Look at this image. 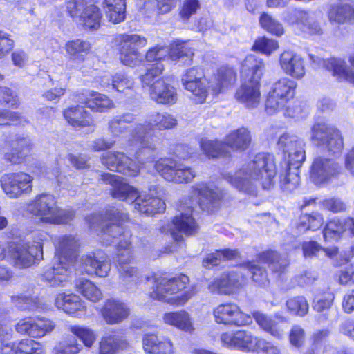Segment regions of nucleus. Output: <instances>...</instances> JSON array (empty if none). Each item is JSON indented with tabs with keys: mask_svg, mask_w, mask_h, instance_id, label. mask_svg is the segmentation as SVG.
Instances as JSON below:
<instances>
[{
	"mask_svg": "<svg viewBox=\"0 0 354 354\" xmlns=\"http://www.w3.org/2000/svg\"><path fill=\"white\" fill-rule=\"evenodd\" d=\"M129 219L128 215L113 207L107 209L103 214H92L86 218L91 228L100 227L103 233V239L106 244L111 243L110 238L120 236L117 245L115 261L120 273V279L125 282L129 279L138 275L136 267L130 265L133 259V250L130 239L131 234L124 232L122 224Z\"/></svg>",
	"mask_w": 354,
	"mask_h": 354,
	"instance_id": "obj_1",
	"label": "nucleus"
},
{
	"mask_svg": "<svg viewBox=\"0 0 354 354\" xmlns=\"http://www.w3.org/2000/svg\"><path fill=\"white\" fill-rule=\"evenodd\" d=\"M221 197V193L218 189H211L203 183L193 185L189 196V201L180 205V213L172 221L170 234L173 239L178 241L183 238L181 234L192 235L197 232L198 227L192 217L194 205H198L203 209L209 210L215 207Z\"/></svg>",
	"mask_w": 354,
	"mask_h": 354,
	"instance_id": "obj_2",
	"label": "nucleus"
},
{
	"mask_svg": "<svg viewBox=\"0 0 354 354\" xmlns=\"http://www.w3.org/2000/svg\"><path fill=\"white\" fill-rule=\"evenodd\" d=\"M277 171L274 156L259 153L243 165L234 175H227L226 179L241 191L247 192L255 183L261 184L263 189H270L274 183Z\"/></svg>",
	"mask_w": 354,
	"mask_h": 354,
	"instance_id": "obj_3",
	"label": "nucleus"
},
{
	"mask_svg": "<svg viewBox=\"0 0 354 354\" xmlns=\"http://www.w3.org/2000/svg\"><path fill=\"white\" fill-rule=\"evenodd\" d=\"M101 180L111 185L110 193L113 198L133 203L135 209L142 214L152 215L161 213L165 209V203L162 199L147 192L139 194L138 191L121 176L103 173L101 174Z\"/></svg>",
	"mask_w": 354,
	"mask_h": 354,
	"instance_id": "obj_4",
	"label": "nucleus"
},
{
	"mask_svg": "<svg viewBox=\"0 0 354 354\" xmlns=\"http://www.w3.org/2000/svg\"><path fill=\"white\" fill-rule=\"evenodd\" d=\"M55 245L53 265L44 271L43 278L50 286L64 287L70 280L75 252L79 246L78 239L73 235L60 236L56 239Z\"/></svg>",
	"mask_w": 354,
	"mask_h": 354,
	"instance_id": "obj_5",
	"label": "nucleus"
},
{
	"mask_svg": "<svg viewBox=\"0 0 354 354\" xmlns=\"http://www.w3.org/2000/svg\"><path fill=\"white\" fill-rule=\"evenodd\" d=\"M304 141L297 136L284 133L278 140V147L284 153H288L285 167L279 172L280 185L283 190L292 192L299 184V168L306 159Z\"/></svg>",
	"mask_w": 354,
	"mask_h": 354,
	"instance_id": "obj_6",
	"label": "nucleus"
},
{
	"mask_svg": "<svg viewBox=\"0 0 354 354\" xmlns=\"http://www.w3.org/2000/svg\"><path fill=\"white\" fill-rule=\"evenodd\" d=\"M263 68V62L252 55L247 56L242 64V83L236 92L235 97L248 108H255L260 102V80Z\"/></svg>",
	"mask_w": 354,
	"mask_h": 354,
	"instance_id": "obj_7",
	"label": "nucleus"
},
{
	"mask_svg": "<svg viewBox=\"0 0 354 354\" xmlns=\"http://www.w3.org/2000/svg\"><path fill=\"white\" fill-rule=\"evenodd\" d=\"M176 125L177 120L174 115L167 113H153L148 116L144 123L136 124L131 130L128 146L136 149H153L156 145L152 131L154 129H170Z\"/></svg>",
	"mask_w": 354,
	"mask_h": 354,
	"instance_id": "obj_8",
	"label": "nucleus"
},
{
	"mask_svg": "<svg viewBox=\"0 0 354 354\" xmlns=\"http://www.w3.org/2000/svg\"><path fill=\"white\" fill-rule=\"evenodd\" d=\"M189 279L179 274L171 279L159 278L154 281L151 298L172 306H182L192 297V290L187 287Z\"/></svg>",
	"mask_w": 354,
	"mask_h": 354,
	"instance_id": "obj_9",
	"label": "nucleus"
},
{
	"mask_svg": "<svg viewBox=\"0 0 354 354\" xmlns=\"http://www.w3.org/2000/svg\"><path fill=\"white\" fill-rule=\"evenodd\" d=\"M26 212L48 224H66L74 218L75 213L70 209L57 207L55 198L49 194H39L30 201L26 206Z\"/></svg>",
	"mask_w": 354,
	"mask_h": 354,
	"instance_id": "obj_10",
	"label": "nucleus"
},
{
	"mask_svg": "<svg viewBox=\"0 0 354 354\" xmlns=\"http://www.w3.org/2000/svg\"><path fill=\"white\" fill-rule=\"evenodd\" d=\"M251 142L250 131L245 127H241L231 131L226 136L225 143L204 138L201 141V147L206 156L215 158L228 153L226 146L234 150L245 151L250 147Z\"/></svg>",
	"mask_w": 354,
	"mask_h": 354,
	"instance_id": "obj_11",
	"label": "nucleus"
},
{
	"mask_svg": "<svg viewBox=\"0 0 354 354\" xmlns=\"http://www.w3.org/2000/svg\"><path fill=\"white\" fill-rule=\"evenodd\" d=\"M47 237L44 232H37L33 234L32 242L24 244L12 245L10 252L19 268H27L32 265L35 259H39L43 255V242Z\"/></svg>",
	"mask_w": 354,
	"mask_h": 354,
	"instance_id": "obj_12",
	"label": "nucleus"
},
{
	"mask_svg": "<svg viewBox=\"0 0 354 354\" xmlns=\"http://www.w3.org/2000/svg\"><path fill=\"white\" fill-rule=\"evenodd\" d=\"M67 10L85 29L96 30L100 27L102 13L93 0H71L67 4Z\"/></svg>",
	"mask_w": 354,
	"mask_h": 354,
	"instance_id": "obj_13",
	"label": "nucleus"
},
{
	"mask_svg": "<svg viewBox=\"0 0 354 354\" xmlns=\"http://www.w3.org/2000/svg\"><path fill=\"white\" fill-rule=\"evenodd\" d=\"M297 84L288 77H282L271 86L266 102L269 114L279 112L293 98Z\"/></svg>",
	"mask_w": 354,
	"mask_h": 354,
	"instance_id": "obj_14",
	"label": "nucleus"
},
{
	"mask_svg": "<svg viewBox=\"0 0 354 354\" xmlns=\"http://www.w3.org/2000/svg\"><path fill=\"white\" fill-rule=\"evenodd\" d=\"M219 339L223 346L243 352L257 351L263 342V338L254 336L251 332L245 330L223 332Z\"/></svg>",
	"mask_w": 354,
	"mask_h": 354,
	"instance_id": "obj_15",
	"label": "nucleus"
},
{
	"mask_svg": "<svg viewBox=\"0 0 354 354\" xmlns=\"http://www.w3.org/2000/svg\"><path fill=\"white\" fill-rule=\"evenodd\" d=\"M120 41V59L126 66L134 67L142 62L138 48L145 47L147 40L137 34H122L118 37Z\"/></svg>",
	"mask_w": 354,
	"mask_h": 354,
	"instance_id": "obj_16",
	"label": "nucleus"
},
{
	"mask_svg": "<svg viewBox=\"0 0 354 354\" xmlns=\"http://www.w3.org/2000/svg\"><path fill=\"white\" fill-rule=\"evenodd\" d=\"M10 328L0 324V354H45L43 346L30 339L10 342Z\"/></svg>",
	"mask_w": 354,
	"mask_h": 354,
	"instance_id": "obj_17",
	"label": "nucleus"
},
{
	"mask_svg": "<svg viewBox=\"0 0 354 354\" xmlns=\"http://www.w3.org/2000/svg\"><path fill=\"white\" fill-rule=\"evenodd\" d=\"M156 170L169 182L176 183H187L195 177L192 169L176 160L161 159L154 165Z\"/></svg>",
	"mask_w": 354,
	"mask_h": 354,
	"instance_id": "obj_18",
	"label": "nucleus"
},
{
	"mask_svg": "<svg viewBox=\"0 0 354 354\" xmlns=\"http://www.w3.org/2000/svg\"><path fill=\"white\" fill-rule=\"evenodd\" d=\"M181 82L184 88L193 94L196 103L205 102L209 89V82L201 68L192 67L187 70L182 75Z\"/></svg>",
	"mask_w": 354,
	"mask_h": 354,
	"instance_id": "obj_19",
	"label": "nucleus"
},
{
	"mask_svg": "<svg viewBox=\"0 0 354 354\" xmlns=\"http://www.w3.org/2000/svg\"><path fill=\"white\" fill-rule=\"evenodd\" d=\"M312 140L332 153L341 152L343 138L338 129L325 124H316L312 127Z\"/></svg>",
	"mask_w": 354,
	"mask_h": 354,
	"instance_id": "obj_20",
	"label": "nucleus"
},
{
	"mask_svg": "<svg viewBox=\"0 0 354 354\" xmlns=\"http://www.w3.org/2000/svg\"><path fill=\"white\" fill-rule=\"evenodd\" d=\"M33 178L25 172L9 173L1 178V186L10 198H17L32 192Z\"/></svg>",
	"mask_w": 354,
	"mask_h": 354,
	"instance_id": "obj_21",
	"label": "nucleus"
},
{
	"mask_svg": "<svg viewBox=\"0 0 354 354\" xmlns=\"http://www.w3.org/2000/svg\"><path fill=\"white\" fill-rule=\"evenodd\" d=\"M213 315L217 324L225 325L244 326L252 322V317L232 302L218 305L214 308Z\"/></svg>",
	"mask_w": 354,
	"mask_h": 354,
	"instance_id": "obj_22",
	"label": "nucleus"
},
{
	"mask_svg": "<svg viewBox=\"0 0 354 354\" xmlns=\"http://www.w3.org/2000/svg\"><path fill=\"white\" fill-rule=\"evenodd\" d=\"M102 164L108 169L127 174L136 176L140 169V162H136L123 152L108 151L100 158Z\"/></svg>",
	"mask_w": 354,
	"mask_h": 354,
	"instance_id": "obj_23",
	"label": "nucleus"
},
{
	"mask_svg": "<svg viewBox=\"0 0 354 354\" xmlns=\"http://www.w3.org/2000/svg\"><path fill=\"white\" fill-rule=\"evenodd\" d=\"M55 326V324L48 319L28 317L19 320L15 328L19 333L27 335L33 338H40L51 333Z\"/></svg>",
	"mask_w": 354,
	"mask_h": 354,
	"instance_id": "obj_24",
	"label": "nucleus"
},
{
	"mask_svg": "<svg viewBox=\"0 0 354 354\" xmlns=\"http://www.w3.org/2000/svg\"><path fill=\"white\" fill-rule=\"evenodd\" d=\"M32 149L31 140L28 137H17L6 143L3 149L4 159L11 164H20Z\"/></svg>",
	"mask_w": 354,
	"mask_h": 354,
	"instance_id": "obj_25",
	"label": "nucleus"
},
{
	"mask_svg": "<svg viewBox=\"0 0 354 354\" xmlns=\"http://www.w3.org/2000/svg\"><path fill=\"white\" fill-rule=\"evenodd\" d=\"M246 277L242 271H232L228 274H224L219 279H215L208 286V289L212 292L221 294H231L241 288L245 282Z\"/></svg>",
	"mask_w": 354,
	"mask_h": 354,
	"instance_id": "obj_26",
	"label": "nucleus"
},
{
	"mask_svg": "<svg viewBox=\"0 0 354 354\" xmlns=\"http://www.w3.org/2000/svg\"><path fill=\"white\" fill-rule=\"evenodd\" d=\"M104 321L109 324H118L127 319L131 309L128 305L116 299H106L101 309Z\"/></svg>",
	"mask_w": 354,
	"mask_h": 354,
	"instance_id": "obj_27",
	"label": "nucleus"
},
{
	"mask_svg": "<svg viewBox=\"0 0 354 354\" xmlns=\"http://www.w3.org/2000/svg\"><path fill=\"white\" fill-rule=\"evenodd\" d=\"M279 62L283 73L293 78L301 79L306 74L304 59L293 51L285 50L281 53Z\"/></svg>",
	"mask_w": 354,
	"mask_h": 354,
	"instance_id": "obj_28",
	"label": "nucleus"
},
{
	"mask_svg": "<svg viewBox=\"0 0 354 354\" xmlns=\"http://www.w3.org/2000/svg\"><path fill=\"white\" fill-rule=\"evenodd\" d=\"M142 347L148 354H174L175 347L169 337L145 334L142 337Z\"/></svg>",
	"mask_w": 354,
	"mask_h": 354,
	"instance_id": "obj_29",
	"label": "nucleus"
},
{
	"mask_svg": "<svg viewBox=\"0 0 354 354\" xmlns=\"http://www.w3.org/2000/svg\"><path fill=\"white\" fill-rule=\"evenodd\" d=\"M339 171L338 165L330 159L316 158L311 166L310 178L316 184L328 180Z\"/></svg>",
	"mask_w": 354,
	"mask_h": 354,
	"instance_id": "obj_30",
	"label": "nucleus"
},
{
	"mask_svg": "<svg viewBox=\"0 0 354 354\" xmlns=\"http://www.w3.org/2000/svg\"><path fill=\"white\" fill-rule=\"evenodd\" d=\"M80 269L87 274L104 277L108 275L111 263L105 257L97 258L94 254H84L80 259Z\"/></svg>",
	"mask_w": 354,
	"mask_h": 354,
	"instance_id": "obj_31",
	"label": "nucleus"
},
{
	"mask_svg": "<svg viewBox=\"0 0 354 354\" xmlns=\"http://www.w3.org/2000/svg\"><path fill=\"white\" fill-rule=\"evenodd\" d=\"M296 25L304 33L310 35H321L323 28L320 24L321 15L316 12L296 11Z\"/></svg>",
	"mask_w": 354,
	"mask_h": 354,
	"instance_id": "obj_32",
	"label": "nucleus"
},
{
	"mask_svg": "<svg viewBox=\"0 0 354 354\" xmlns=\"http://www.w3.org/2000/svg\"><path fill=\"white\" fill-rule=\"evenodd\" d=\"M149 94L153 100L162 104H173L178 100L176 88L167 83L165 79L158 80Z\"/></svg>",
	"mask_w": 354,
	"mask_h": 354,
	"instance_id": "obj_33",
	"label": "nucleus"
},
{
	"mask_svg": "<svg viewBox=\"0 0 354 354\" xmlns=\"http://www.w3.org/2000/svg\"><path fill=\"white\" fill-rule=\"evenodd\" d=\"M163 321L167 324L189 333H192L195 330L191 315L185 310L165 313Z\"/></svg>",
	"mask_w": 354,
	"mask_h": 354,
	"instance_id": "obj_34",
	"label": "nucleus"
},
{
	"mask_svg": "<svg viewBox=\"0 0 354 354\" xmlns=\"http://www.w3.org/2000/svg\"><path fill=\"white\" fill-rule=\"evenodd\" d=\"M55 306L69 315L75 314L77 312L85 310L84 301L80 297L73 293L66 294L61 292L56 295Z\"/></svg>",
	"mask_w": 354,
	"mask_h": 354,
	"instance_id": "obj_35",
	"label": "nucleus"
},
{
	"mask_svg": "<svg viewBox=\"0 0 354 354\" xmlns=\"http://www.w3.org/2000/svg\"><path fill=\"white\" fill-rule=\"evenodd\" d=\"M253 317L259 327L272 337L277 339L283 338L286 327L279 325L272 317L259 311L254 312Z\"/></svg>",
	"mask_w": 354,
	"mask_h": 354,
	"instance_id": "obj_36",
	"label": "nucleus"
},
{
	"mask_svg": "<svg viewBox=\"0 0 354 354\" xmlns=\"http://www.w3.org/2000/svg\"><path fill=\"white\" fill-rule=\"evenodd\" d=\"M129 346L125 337L118 335L102 337L98 343V354H117L120 350Z\"/></svg>",
	"mask_w": 354,
	"mask_h": 354,
	"instance_id": "obj_37",
	"label": "nucleus"
},
{
	"mask_svg": "<svg viewBox=\"0 0 354 354\" xmlns=\"http://www.w3.org/2000/svg\"><path fill=\"white\" fill-rule=\"evenodd\" d=\"M68 58L74 62L81 63L85 60V56L91 50V44L80 39L66 42L64 45Z\"/></svg>",
	"mask_w": 354,
	"mask_h": 354,
	"instance_id": "obj_38",
	"label": "nucleus"
},
{
	"mask_svg": "<svg viewBox=\"0 0 354 354\" xmlns=\"http://www.w3.org/2000/svg\"><path fill=\"white\" fill-rule=\"evenodd\" d=\"M236 81V73L232 68L222 67L214 78V81L209 82V89L214 94L222 92L225 88L232 85Z\"/></svg>",
	"mask_w": 354,
	"mask_h": 354,
	"instance_id": "obj_39",
	"label": "nucleus"
},
{
	"mask_svg": "<svg viewBox=\"0 0 354 354\" xmlns=\"http://www.w3.org/2000/svg\"><path fill=\"white\" fill-rule=\"evenodd\" d=\"M64 115L67 122L73 127H88L93 124V120L87 111L80 106H75L66 109Z\"/></svg>",
	"mask_w": 354,
	"mask_h": 354,
	"instance_id": "obj_40",
	"label": "nucleus"
},
{
	"mask_svg": "<svg viewBox=\"0 0 354 354\" xmlns=\"http://www.w3.org/2000/svg\"><path fill=\"white\" fill-rule=\"evenodd\" d=\"M84 103L87 108L97 113H104L114 107L112 100L104 94L95 91L89 92L86 95Z\"/></svg>",
	"mask_w": 354,
	"mask_h": 354,
	"instance_id": "obj_41",
	"label": "nucleus"
},
{
	"mask_svg": "<svg viewBox=\"0 0 354 354\" xmlns=\"http://www.w3.org/2000/svg\"><path fill=\"white\" fill-rule=\"evenodd\" d=\"M351 6L348 3H333L327 11V17L332 24H344L351 20Z\"/></svg>",
	"mask_w": 354,
	"mask_h": 354,
	"instance_id": "obj_42",
	"label": "nucleus"
},
{
	"mask_svg": "<svg viewBox=\"0 0 354 354\" xmlns=\"http://www.w3.org/2000/svg\"><path fill=\"white\" fill-rule=\"evenodd\" d=\"M164 68L161 63L147 64L145 73L140 75L142 87L147 88L148 92L151 91L158 80L164 79L161 77Z\"/></svg>",
	"mask_w": 354,
	"mask_h": 354,
	"instance_id": "obj_43",
	"label": "nucleus"
},
{
	"mask_svg": "<svg viewBox=\"0 0 354 354\" xmlns=\"http://www.w3.org/2000/svg\"><path fill=\"white\" fill-rule=\"evenodd\" d=\"M75 286L78 292L92 302H97L102 298L101 290L88 279H77L75 280Z\"/></svg>",
	"mask_w": 354,
	"mask_h": 354,
	"instance_id": "obj_44",
	"label": "nucleus"
},
{
	"mask_svg": "<svg viewBox=\"0 0 354 354\" xmlns=\"http://www.w3.org/2000/svg\"><path fill=\"white\" fill-rule=\"evenodd\" d=\"M324 67L328 71L332 73V75L337 80H346L348 82L349 76V67L347 66L346 62L341 59L337 57H331L323 62Z\"/></svg>",
	"mask_w": 354,
	"mask_h": 354,
	"instance_id": "obj_45",
	"label": "nucleus"
},
{
	"mask_svg": "<svg viewBox=\"0 0 354 354\" xmlns=\"http://www.w3.org/2000/svg\"><path fill=\"white\" fill-rule=\"evenodd\" d=\"M106 16L113 24L122 22L125 18V0H105Z\"/></svg>",
	"mask_w": 354,
	"mask_h": 354,
	"instance_id": "obj_46",
	"label": "nucleus"
},
{
	"mask_svg": "<svg viewBox=\"0 0 354 354\" xmlns=\"http://www.w3.org/2000/svg\"><path fill=\"white\" fill-rule=\"evenodd\" d=\"M259 261L267 263L273 272L277 273L283 272L288 265V261L286 257H280L277 252L272 250L262 252L259 255Z\"/></svg>",
	"mask_w": 354,
	"mask_h": 354,
	"instance_id": "obj_47",
	"label": "nucleus"
},
{
	"mask_svg": "<svg viewBox=\"0 0 354 354\" xmlns=\"http://www.w3.org/2000/svg\"><path fill=\"white\" fill-rule=\"evenodd\" d=\"M304 256L306 258H312L313 257H322V254L333 258L337 254V248L335 247L330 248H322L315 241H306L302 245Z\"/></svg>",
	"mask_w": 354,
	"mask_h": 354,
	"instance_id": "obj_48",
	"label": "nucleus"
},
{
	"mask_svg": "<svg viewBox=\"0 0 354 354\" xmlns=\"http://www.w3.org/2000/svg\"><path fill=\"white\" fill-rule=\"evenodd\" d=\"M82 350V346L78 343L77 339L68 335L57 342L54 346L53 354H78Z\"/></svg>",
	"mask_w": 354,
	"mask_h": 354,
	"instance_id": "obj_49",
	"label": "nucleus"
},
{
	"mask_svg": "<svg viewBox=\"0 0 354 354\" xmlns=\"http://www.w3.org/2000/svg\"><path fill=\"white\" fill-rule=\"evenodd\" d=\"M68 330L77 337L87 348H91L96 341L95 333L88 327L73 325L69 326Z\"/></svg>",
	"mask_w": 354,
	"mask_h": 354,
	"instance_id": "obj_50",
	"label": "nucleus"
},
{
	"mask_svg": "<svg viewBox=\"0 0 354 354\" xmlns=\"http://www.w3.org/2000/svg\"><path fill=\"white\" fill-rule=\"evenodd\" d=\"M239 256V252L236 250L225 249L217 250L216 252L208 254L203 260V266L209 268L217 266L222 260H230Z\"/></svg>",
	"mask_w": 354,
	"mask_h": 354,
	"instance_id": "obj_51",
	"label": "nucleus"
},
{
	"mask_svg": "<svg viewBox=\"0 0 354 354\" xmlns=\"http://www.w3.org/2000/svg\"><path fill=\"white\" fill-rule=\"evenodd\" d=\"M169 48V55L168 59L173 61H177L180 59H185L183 62H190L194 55L193 51L184 42H177L172 44Z\"/></svg>",
	"mask_w": 354,
	"mask_h": 354,
	"instance_id": "obj_52",
	"label": "nucleus"
},
{
	"mask_svg": "<svg viewBox=\"0 0 354 354\" xmlns=\"http://www.w3.org/2000/svg\"><path fill=\"white\" fill-rule=\"evenodd\" d=\"M324 223L322 215L318 212H312L309 214H304L300 218V223L298 228L300 231L306 230H317Z\"/></svg>",
	"mask_w": 354,
	"mask_h": 354,
	"instance_id": "obj_53",
	"label": "nucleus"
},
{
	"mask_svg": "<svg viewBox=\"0 0 354 354\" xmlns=\"http://www.w3.org/2000/svg\"><path fill=\"white\" fill-rule=\"evenodd\" d=\"M286 304L288 311L295 315L303 317L308 312V301L303 296L290 298Z\"/></svg>",
	"mask_w": 354,
	"mask_h": 354,
	"instance_id": "obj_54",
	"label": "nucleus"
},
{
	"mask_svg": "<svg viewBox=\"0 0 354 354\" xmlns=\"http://www.w3.org/2000/svg\"><path fill=\"white\" fill-rule=\"evenodd\" d=\"M259 23L264 30L274 35L281 36L284 32L282 24L268 13L261 14Z\"/></svg>",
	"mask_w": 354,
	"mask_h": 354,
	"instance_id": "obj_55",
	"label": "nucleus"
},
{
	"mask_svg": "<svg viewBox=\"0 0 354 354\" xmlns=\"http://www.w3.org/2000/svg\"><path fill=\"white\" fill-rule=\"evenodd\" d=\"M347 219L344 222H341L338 219H333L327 223L324 230V237L326 240H331L337 239L344 231L348 230L349 227L346 225Z\"/></svg>",
	"mask_w": 354,
	"mask_h": 354,
	"instance_id": "obj_56",
	"label": "nucleus"
},
{
	"mask_svg": "<svg viewBox=\"0 0 354 354\" xmlns=\"http://www.w3.org/2000/svg\"><path fill=\"white\" fill-rule=\"evenodd\" d=\"M169 55V46H156L149 48L145 54L147 62L161 63L162 60L168 58Z\"/></svg>",
	"mask_w": 354,
	"mask_h": 354,
	"instance_id": "obj_57",
	"label": "nucleus"
},
{
	"mask_svg": "<svg viewBox=\"0 0 354 354\" xmlns=\"http://www.w3.org/2000/svg\"><path fill=\"white\" fill-rule=\"evenodd\" d=\"M133 80L128 77L124 73H118L114 75L112 79V88L119 92L125 89L131 88L133 86Z\"/></svg>",
	"mask_w": 354,
	"mask_h": 354,
	"instance_id": "obj_58",
	"label": "nucleus"
},
{
	"mask_svg": "<svg viewBox=\"0 0 354 354\" xmlns=\"http://www.w3.org/2000/svg\"><path fill=\"white\" fill-rule=\"evenodd\" d=\"M242 269L248 270L251 273L253 281L259 285L266 286L268 283L266 271L256 264L249 262L241 268Z\"/></svg>",
	"mask_w": 354,
	"mask_h": 354,
	"instance_id": "obj_59",
	"label": "nucleus"
},
{
	"mask_svg": "<svg viewBox=\"0 0 354 354\" xmlns=\"http://www.w3.org/2000/svg\"><path fill=\"white\" fill-rule=\"evenodd\" d=\"M253 48L266 54L270 55L273 51L279 48L278 42L272 39L266 37L259 38L256 40Z\"/></svg>",
	"mask_w": 354,
	"mask_h": 354,
	"instance_id": "obj_60",
	"label": "nucleus"
},
{
	"mask_svg": "<svg viewBox=\"0 0 354 354\" xmlns=\"http://www.w3.org/2000/svg\"><path fill=\"white\" fill-rule=\"evenodd\" d=\"M199 8L198 0H184L180 10V15L184 20H187L197 12Z\"/></svg>",
	"mask_w": 354,
	"mask_h": 354,
	"instance_id": "obj_61",
	"label": "nucleus"
},
{
	"mask_svg": "<svg viewBox=\"0 0 354 354\" xmlns=\"http://www.w3.org/2000/svg\"><path fill=\"white\" fill-rule=\"evenodd\" d=\"M306 338V333L304 328L299 325H295L292 327L289 339L290 344L295 347L299 348L304 343Z\"/></svg>",
	"mask_w": 354,
	"mask_h": 354,
	"instance_id": "obj_62",
	"label": "nucleus"
},
{
	"mask_svg": "<svg viewBox=\"0 0 354 354\" xmlns=\"http://www.w3.org/2000/svg\"><path fill=\"white\" fill-rule=\"evenodd\" d=\"M286 117L299 118L302 117L303 109L299 102L289 100L283 109L280 110Z\"/></svg>",
	"mask_w": 354,
	"mask_h": 354,
	"instance_id": "obj_63",
	"label": "nucleus"
},
{
	"mask_svg": "<svg viewBox=\"0 0 354 354\" xmlns=\"http://www.w3.org/2000/svg\"><path fill=\"white\" fill-rule=\"evenodd\" d=\"M15 42L9 34L0 31V58L5 57L14 48Z\"/></svg>",
	"mask_w": 354,
	"mask_h": 354,
	"instance_id": "obj_64",
	"label": "nucleus"
}]
</instances>
